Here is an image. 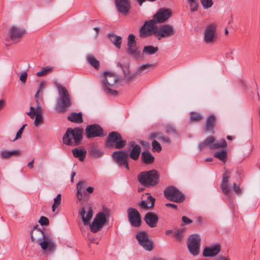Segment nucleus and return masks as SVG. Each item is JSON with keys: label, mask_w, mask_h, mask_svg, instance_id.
I'll return each mask as SVG.
<instances>
[{"label": "nucleus", "mask_w": 260, "mask_h": 260, "mask_svg": "<svg viewBox=\"0 0 260 260\" xmlns=\"http://www.w3.org/2000/svg\"><path fill=\"white\" fill-rule=\"evenodd\" d=\"M56 87L58 92V98L55 108L59 113H65L72 105L71 95L67 88L60 84H56Z\"/></svg>", "instance_id": "f257e3e1"}, {"label": "nucleus", "mask_w": 260, "mask_h": 260, "mask_svg": "<svg viewBox=\"0 0 260 260\" xmlns=\"http://www.w3.org/2000/svg\"><path fill=\"white\" fill-rule=\"evenodd\" d=\"M83 131L79 128H69L62 138L63 143L69 146H76L82 139Z\"/></svg>", "instance_id": "f03ea898"}, {"label": "nucleus", "mask_w": 260, "mask_h": 260, "mask_svg": "<svg viewBox=\"0 0 260 260\" xmlns=\"http://www.w3.org/2000/svg\"><path fill=\"white\" fill-rule=\"evenodd\" d=\"M103 76L102 84L105 92L109 95H116L117 91L113 88L119 79L118 77L114 73L109 72H104Z\"/></svg>", "instance_id": "7ed1b4c3"}, {"label": "nucleus", "mask_w": 260, "mask_h": 260, "mask_svg": "<svg viewBox=\"0 0 260 260\" xmlns=\"http://www.w3.org/2000/svg\"><path fill=\"white\" fill-rule=\"evenodd\" d=\"M139 182L145 186H152L158 183L159 176L156 170H152L140 173L138 176Z\"/></svg>", "instance_id": "20e7f679"}, {"label": "nucleus", "mask_w": 260, "mask_h": 260, "mask_svg": "<svg viewBox=\"0 0 260 260\" xmlns=\"http://www.w3.org/2000/svg\"><path fill=\"white\" fill-rule=\"evenodd\" d=\"M117 66L120 68L123 72L124 75V80L127 81H131L133 78H135L137 75H141L142 74L146 73L152 70L154 68V65L150 63H146L141 66L137 72L131 75H129V64L127 63L125 66H123L121 63L118 62Z\"/></svg>", "instance_id": "39448f33"}, {"label": "nucleus", "mask_w": 260, "mask_h": 260, "mask_svg": "<svg viewBox=\"0 0 260 260\" xmlns=\"http://www.w3.org/2000/svg\"><path fill=\"white\" fill-rule=\"evenodd\" d=\"M230 178V172L226 171L222 175L220 188L223 193L229 196L230 193L233 190L236 194H240L242 193V190L239 186L236 183L233 184V189L229 184V179Z\"/></svg>", "instance_id": "423d86ee"}, {"label": "nucleus", "mask_w": 260, "mask_h": 260, "mask_svg": "<svg viewBox=\"0 0 260 260\" xmlns=\"http://www.w3.org/2000/svg\"><path fill=\"white\" fill-rule=\"evenodd\" d=\"M153 19L146 21L140 29V36L146 38L154 35L156 37L158 27Z\"/></svg>", "instance_id": "0eeeda50"}, {"label": "nucleus", "mask_w": 260, "mask_h": 260, "mask_svg": "<svg viewBox=\"0 0 260 260\" xmlns=\"http://www.w3.org/2000/svg\"><path fill=\"white\" fill-rule=\"evenodd\" d=\"M164 196L167 199L176 203H181L185 199L182 192L174 186L166 188L164 190Z\"/></svg>", "instance_id": "6e6552de"}, {"label": "nucleus", "mask_w": 260, "mask_h": 260, "mask_svg": "<svg viewBox=\"0 0 260 260\" xmlns=\"http://www.w3.org/2000/svg\"><path fill=\"white\" fill-rule=\"evenodd\" d=\"M176 32V29L173 25L165 24L158 28L156 37L158 40L162 38H169L175 35Z\"/></svg>", "instance_id": "1a4fd4ad"}, {"label": "nucleus", "mask_w": 260, "mask_h": 260, "mask_svg": "<svg viewBox=\"0 0 260 260\" xmlns=\"http://www.w3.org/2000/svg\"><path fill=\"white\" fill-rule=\"evenodd\" d=\"M227 146L226 142L224 139H220L217 142H214V138L213 136L208 137L205 141L199 145V148L203 149L206 146H208L210 149H214L220 148H224Z\"/></svg>", "instance_id": "9d476101"}, {"label": "nucleus", "mask_w": 260, "mask_h": 260, "mask_svg": "<svg viewBox=\"0 0 260 260\" xmlns=\"http://www.w3.org/2000/svg\"><path fill=\"white\" fill-rule=\"evenodd\" d=\"M173 15L171 9L161 8L158 10L156 13L153 15V19L155 23H163L169 20Z\"/></svg>", "instance_id": "9b49d317"}, {"label": "nucleus", "mask_w": 260, "mask_h": 260, "mask_svg": "<svg viewBox=\"0 0 260 260\" xmlns=\"http://www.w3.org/2000/svg\"><path fill=\"white\" fill-rule=\"evenodd\" d=\"M217 34L215 25L210 24L207 26L204 31L203 41L206 44H213L216 41Z\"/></svg>", "instance_id": "f8f14e48"}, {"label": "nucleus", "mask_w": 260, "mask_h": 260, "mask_svg": "<svg viewBox=\"0 0 260 260\" xmlns=\"http://www.w3.org/2000/svg\"><path fill=\"white\" fill-rule=\"evenodd\" d=\"M136 238L138 243L143 247V248L148 251H150L153 249L152 242L149 239L148 234L144 231H140L136 235Z\"/></svg>", "instance_id": "ddd939ff"}, {"label": "nucleus", "mask_w": 260, "mask_h": 260, "mask_svg": "<svg viewBox=\"0 0 260 260\" xmlns=\"http://www.w3.org/2000/svg\"><path fill=\"white\" fill-rule=\"evenodd\" d=\"M200 241V237L197 234H192L188 238L187 247L191 254L197 255L199 254Z\"/></svg>", "instance_id": "4468645a"}, {"label": "nucleus", "mask_w": 260, "mask_h": 260, "mask_svg": "<svg viewBox=\"0 0 260 260\" xmlns=\"http://www.w3.org/2000/svg\"><path fill=\"white\" fill-rule=\"evenodd\" d=\"M36 103L37 104L36 107H30V111L27 114L32 119L34 118L35 116H36L34 124L36 126H38L42 124L43 120L41 115L42 109L40 106L39 100H36Z\"/></svg>", "instance_id": "2eb2a0df"}, {"label": "nucleus", "mask_w": 260, "mask_h": 260, "mask_svg": "<svg viewBox=\"0 0 260 260\" xmlns=\"http://www.w3.org/2000/svg\"><path fill=\"white\" fill-rule=\"evenodd\" d=\"M41 248L48 252H53L56 249V244L51 236L47 234L46 236L39 243Z\"/></svg>", "instance_id": "dca6fc26"}, {"label": "nucleus", "mask_w": 260, "mask_h": 260, "mask_svg": "<svg viewBox=\"0 0 260 260\" xmlns=\"http://www.w3.org/2000/svg\"><path fill=\"white\" fill-rule=\"evenodd\" d=\"M127 217L131 225L134 228L141 225V218L139 212L135 208H129L127 210Z\"/></svg>", "instance_id": "f3484780"}, {"label": "nucleus", "mask_w": 260, "mask_h": 260, "mask_svg": "<svg viewBox=\"0 0 260 260\" xmlns=\"http://www.w3.org/2000/svg\"><path fill=\"white\" fill-rule=\"evenodd\" d=\"M85 133L88 139L104 136L102 128L96 124L87 125L85 128Z\"/></svg>", "instance_id": "a211bd4d"}, {"label": "nucleus", "mask_w": 260, "mask_h": 260, "mask_svg": "<svg viewBox=\"0 0 260 260\" xmlns=\"http://www.w3.org/2000/svg\"><path fill=\"white\" fill-rule=\"evenodd\" d=\"M112 156L114 161L119 165H124L127 169H129L127 158L128 154L125 150L116 151L112 154Z\"/></svg>", "instance_id": "6ab92c4d"}, {"label": "nucleus", "mask_w": 260, "mask_h": 260, "mask_svg": "<svg viewBox=\"0 0 260 260\" xmlns=\"http://www.w3.org/2000/svg\"><path fill=\"white\" fill-rule=\"evenodd\" d=\"M47 234L39 228L38 225H35L30 233V238L32 242L39 243L46 236Z\"/></svg>", "instance_id": "aec40b11"}, {"label": "nucleus", "mask_w": 260, "mask_h": 260, "mask_svg": "<svg viewBox=\"0 0 260 260\" xmlns=\"http://www.w3.org/2000/svg\"><path fill=\"white\" fill-rule=\"evenodd\" d=\"M25 34V30L17 26L11 27L9 32V39L15 42H17Z\"/></svg>", "instance_id": "412c9836"}, {"label": "nucleus", "mask_w": 260, "mask_h": 260, "mask_svg": "<svg viewBox=\"0 0 260 260\" xmlns=\"http://www.w3.org/2000/svg\"><path fill=\"white\" fill-rule=\"evenodd\" d=\"M115 4L120 13L126 15L128 13L131 7L129 0H115Z\"/></svg>", "instance_id": "4be33fe9"}, {"label": "nucleus", "mask_w": 260, "mask_h": 260, "mask_svg": "<svg viewBox=\"0 0 260 260\" xmlns=\"http://www.w3.org/2000/svg\"><path fill=\"white\" fill-rule=\"evenodd\" d=\"M220 250L219 244H215L205 247L203 250V255L205 257H213L216 255Z\"/></svg>", "instance_id": "5701e85b"}, {"label": "nucleus", "mask_w": 260, "mask_h": 260, "mask_svg": "<svg viewBox=\"0 0 260 260\" xmlns=\"http://www.w3.org/2000/svg\"><path fill=\"white\" fill-rule=\"evenodd\" d=\"M128 146L133 147L129 154L130 158L135 160H137L141 153V146L134 141L129 142Z\"/></svg>", "instance_id": "b1692460"}, {"label": "nucleus", "mask_w": 260, "mask_h": 260, "mask_svg": "<svg viewBox=\"0 0 260 260\" xmlns=\"http://www.w3.org/2000/svg\"><path fill=\"white\" fill-rule=\"evenodd\" d=\"M126 53L131 57L137 60L142 57L141 52L136 45L127 46Z\"/></svg>", "instance_id": "393cba45"}, {"label": "nucleus", "mask_w": 260, "mask_h": 260, "mask_svg": "<svg viewBox=\"0 0 260 260\" xmlns=\"http://www.w3.org/2000/svg\"><path fill=\"white\" fill-rule=\"evenodd\" d=\"M144 220L149 227L153 228L156 226L158 218L154 213L148 212L145 214Z\"/></svg>", "instance_id": "a878e982"}, {"label": "nucleus", "mask_w": 260, "mask_h": 260, "mask_svg": "<svg viewBox=\"0 0 260 260\" xmlns=\"http://www.w3.org/2000/svg\"><path fill=\"white\" fill-rule=\"evenodd\" d=\"M147 200L142 201L139 206L143 209L148 210L154 206L155 199L149 194H147Z\"/></svg>", "instance_id": "bb28decb"}, {"label": "nucleus", "mask_w": 260, "mask_h": 260, "mask_svg": "<svg viewBox=\"0 0 260 260\" xmlns=\"http://www.w3.org/2000/svg\"><path fill=\"white\" fill-rule=\"evenodd\" d=\"M121 139V136L117 132H112L109 134V136L107 140L106 145L108 147H111L113 144L119 139Z\"/></svg>", "instance_id": "cd10ccee"}, {"label": "nucleus", "mask_w": 260, "mask_h": 260, "mask_svg": "<svg viewBox=\"0 0 260 260\" xmlns=\"http://www.w3.org/2000/svg\"><path fill=\"white\" fill-rule=\"evenodd\" d=\"M86 211L83 207L80 208L79 211V214L81 216L84 223L86 224L92 217V211L90 208H89L86 212V216L85 215Z\"/></svg>", "instance_id": "c85d7f7f"}, {"label": "nucleus", "mask_w": 260, "mask_h": 260, "mask_svg": "<svg viewBox=\"0 0 260 260\" xmlns=\"http://www.w3.org/2000/svg\"><path fill=\"white\" fill-rule=\"evenodd\" d=\"M108 216L109 212L108 210L104 209L103 211L99 212L98 214H96L94 219L104 225L106 222L107 218Z\"/></svg>", "instance_id": "c756f323"}, {"label": "nucleus", "mask_w": 260, "mask_h": 260, "mask_svg": "<svg viewBox=\"0 0 260 260\" xmlns=\"http://www.w3.org/2000/svg\"><path fill=\"white\" fill-rule=\"evenodd\" d=\"M216 117L213 114H210L206 120L205 123V131L206 132L212 131L216 123Z\"/></svg>", "instance_id": "7c9ffc66"}, {"label": "nucleus", "mask_w": 260, "mask_h": 260, "mask_svg": "<svg viewBox=\"0 0 260 260\" xmlns=\"http://www.w3.org/2000/svg\"><path fill=\"white\" fill-rule=\"evenodd\" d=\"M68 119L72 122L77 124L81 123L83 122L82 113L80 112L72 113L68 116Z\"/></svg>", "instance_id": "2f4dec72"}, {"label": "nucleus", "mask_w": 260, "mask_h": 260, "mask_svg": "<svg viewBox=\"0 0 260 260\" xmlns=\"http://www.w3.org/2000/svg\"><path fill=\"white\" fill-rule=\"evenodd\" d=\"M142 161L146 164H151L153 162L154 157L148 151H145L142 153Z\"/></svg>", "instance_id": "473e14b6"}, {"label": "nucleus", "mask_w": 260, "mask_h": 260, "mask_svg": "<svg viewBox=\"0 0 260 260\" xmlns=\"http://www.w3.org/2000/svg\"><path fill=\"white\" fill-rule=\"evenodd\" d=\"M108 38L117 48H120L122 42V38L120 36H116L114 34H109Z\"/></svg>", "instance_id": "72a5a7b5"}, {"label": "nucleus", "mask_w": 260, "mask_h": 260, "mask_svg": "<svg viewBox=\"0 0 260 260\" xmlns=\"http://www.w3.org/2000/svg\"><path fill=\"white\" fill-rule=\"evenodd\" d=\"M87 62L91 67L94 68L95 70H98L100 68L99 61L92 55H87L86 56Z\"/></svg>", "instance_id": "f704fd0d"}, {"label": "nucleus", "mask_w": 260, "mask_h": 260, "mask_svg": "<svg viewBox=\"0 0 260 260\" xmlns=\"http://www.w3.org/2000/svg\"><path fill=\"white\" fill-rule=\"evenodd\" d=\"M89 152L92 157L96 158L103 156L104 154L102 150L98 148L95 146H92L90 147Z\"/></svg>", "instance_id": "c9c22d12"}, {"label": "nucleus", "mask_w": 260, "mask_h": 260, "mask_svg": "<svg viewBox=\"0 0 260 260\" xmlns=\"http://www.w3.org/2000/svg\"><path fill=\"white\" fill-rule=\"evenodd\" d=\"M20 154V151L17 150H2L0 151V156L1 158H8L13 155H17Z\"/></svg>", "instance_id": "e433bc0d"}, {"label": "nucleus", "mask_w": 260, "mask_h": 260, "mask_svg": "<svg viewBox=\"0 0 260 260\" xmlns=\"http://www.w3.org/2000/svg\"><path fill=\"white\" fill-rule=\"evenodd\" d=\"M158 48L151 45H147L144 47L142 54L143 55H153L157 52Z\"/></svg>", "instance_id": "4c0bfd02"}, {"label": "nucleus", "mask_w": 260, "mask_h": 260, "mask_svg": "<svg viewBox=\"0 0 260 260\" xmlns=\"http://www.w3.org/2000/svg\"><path fill=\"white\" fill-rule=\"evenodd\" d=\"M72 152L74 156L78 158L80 160L83 161L84 159L86 156V151L75 148L73 150Z\"/></svg>", "instance_id": "58836bf2"}, {"label": "nucleus", "mask_w": 260, "mask_h": 260, "mask_svg": "<svg viewBox=\"0 0 260 260\" xmlns=\"http://www.w3.org/2000/svg\"><path fill=\"white\" fill-rule=\"evenodd\" d=\"M103 226L104 225H102L101 223L98 222L95 219H93V221L90 225V231L92 233H96L98 231H100L102 229Z\"/></svg>", "instance_id": "ea45409f"}, {"label": "nucleus", "mask_w": 260, "mask_h": 260, "mask_svg": "<svg viewBox=\"0 0 260 260\" xmlns=\"http://www.w3.org/2000/svg\"><path fill=\"white\" fill-rule=\"evenodd\" d=\"M214 156L224 162L226 160L227 152L225 150L217 151L214 153Z\"/></svg>", "instance_id": "a19ab883"}, {"label": "nucleus", "mask_w": 260, "mask_h": 260, "mask_svg": "<svg viewBox=\"0 0 260 260\" xmlns=\"http://www.w3.org/2000/svg\"><path fill=\"white\" fill-rule=\"evenodd\" d=\"M84 181H80L77 184V196L80 201L82 200V190L84 188Z\"/></svg>", "instance_id": "79ce46f5"}, {"label": "nucleus", "mask_w": 260, "mask_h": 260, "mask_svg": "<svg viewBox=\"0 0 260 260\" xmlns=\"http://www.w3.org/2000/svg\"><path fill=\"white\" fill-rule=\"evenodd\" d=\"M186 2L189 4L190 11L191 12H194L198 10V4L196 0H186Z\"/></svg>", "instance_id": "37998d69"}, {"label": "nucleus", "mask_w": 260, "mask_h": 260, "mask_svg": "<svg viewBox=\"0 0 260 260\" xmlns=\"http://www.w3.org/2000/svg\"><path fill=\"white\" fill-rule=\"evenodd\" d=\"M200 1L203 7L205 9L211 8L213 4L212 0H200Z\"/></svg>", "instance_id": "c03bdc74"}, {"label": "nucleus", "mask_w": 260, "mask_h": 260, "mask_svg": "<svg viewBox=\"0 0 260 260\" xmlns=\"http://www.w3.org/2000/svg\"><path fill=\"white\" fill-rule=\"evenodd\" d=\"M52 67H46L44 68H43V69L42 70H41V71L40 72H38L37 73V76L38 77H41V76H45L46 75H47L48 74V73L51 70H52Z\"/></svg>", "instance_id": "a18cd8bd"}, {"label": "nucleus", "mask_w": 260, "mask_h": 260, "mask_svg": "<svg viewBox=\"0 0 260 260\" xmlns=\"http://www.w3.org/2000/svg\"><path fill=\"white\" fill-rule=\"evenodd\" d=\"M152 146L153 151L159 152L161 150V147L160 144L155 140L152 141Z\"/></svg>", "instance_id": "49530a36"}, {"label": "nucleus", "mask_w": 260, "mask_h": 260, "mask_svg": "<svg viewBox=\"0 0 260 260\" xmlns=\"http://www.w3.org/2000/svg\"><path fill=\"white\" fill-rule=\"evenodd\" d=\"M126 144V142L125 140L119 139L115 143V147L116 149H121L123 148Z\"/></svg>", "instance_id": "de8ad7c7"}, {"label": "nucleus", "mask_w": 260, "mask_h": 260, "mask_svg": "<svg viewBox=\"0 0 260 260\" xmlns=\"http://www.w3.org/2000/svg\"><path fill=\"white\" fill-rule=\"evenodd\" d=\"M202 119L201 115L196 112H192L190 114V120L192 121H199Z\"/></svg>", "instance_id": "09e8293b"}, {"label": "nucleus", "mask_w": 260, "mask_h": 260, "mask_svg": "<svg viewBox=\"0 0 260 260\" xmlns=\"http://www.w3.org/2000/svg\"><path fill=\"white\" fill-rule=\"evenodd\" d=\"M174 235L177 241H181L183 237V230L182 229L177 230L174 233Z\"/></svg>", "instance_id": "8fccbe9b"}, {"label": "nucleus", "mask_w": 260, "mask_h": 260, "mask_svg": "<svg viewBox=\"0 0 260 260\" xmlns=\"http://www.w3.org/2000/svg\"><path fill=\"white\" fill-rule=\"evenodd\" d=\"M136 45L135 36L133 34H129L127 38V46Z\"/></svg>", "instance_id": "3c124183"}, {"label": "nucleus", "mask_w": 260, "mask_h": 260, "mask_svg": "<svg viewBox=\"0 0 260 260\" xmlns=\"http://www.w3.org/2000/svg\"><path fill=\"white\" fill-rule=\"evenodd\" d=\"M26 124H23L21 127L18 130L17 132L15 139L13 140V141L21 138V135L23 133V131L24 128L26 126Z\"/></svg>", "instance_id": "603ef678"}, {"label": "nucleus", "mask_w": 260, "mask_h": 260, "mask_svg": "<svg viewBox=\"0 0 260 260\" xmlns=\"http://www.w3.org/2000/svg\"><path fill=\"white\" fill-rule=\"evenodd\" d=\"M39 222L41 225H48L49 224V219L44 216H42L39 220Z\"/></svg>", "instance_id": "864d4df0"}, {"label": "nucleus", "mask_w": 260, "mask_h": 260, "mask_svg": "<svg viewBox=\"0 0 260 260\" xmlns=\"http://www.w3.org/2000/svg\"><path fill=\"white\" fill-rule=\"evenodd\" d=\"M166 132L169 134H177L175 128L170 124L167 125L166 127Z\"/></svg>", "instance_id": "5fc2aeb1"}, {"label": "nucleus", "mask_w": 260, "mask_h": 260, "mask_svg": "<svg viewBox=\"0 0 260 260\" xmlns=\"http://www.w3.org/2000/svg\"><path fill=\"white\" fill-rule=\"evenodd\" d=\"M27 77V72H24L21 74V75L20 76V80L23 84L25 83Z\"/></svg>", "instance_id": "6e6d98bb"}, {"label": "nucleus", "mask_w": 260, "mask_h": 260, "mask_svg": "<svg viewBox=\"0 0 260 260\" xmlns=\"http://www.w3.org/2000/svg\"><path fill=\"white\" fill-rule=\"evenodd\" d=\"M54 204L55 205H59L61 203V194H58L57 196L54 199Z\"/></svg>", "instance_id": "4d7b16f0"}, {"label": "nucleus", "mask_w": 260, "mask_h": 260, "mask_svg": "<svg viewBox=\"0 0 260 260\" xmlns=\"http://www.w3.org/2000/svg\"><path fill=\"white\" fill-rule=\"evenodd\" d=\"M182 220L184 223L186 224H190L192 222V221L190 219L188 218L186 216H183L182 217Z\"/></svg>", "instance_id": "13d9d810"}, {"label": "nucleus", "mask_w": 260, "mask_h": 260, "mask_svg": "<svg viewBox=\"0 0 260 260\" xmlns=\"http://www.w3.org/2000/svg\"><path fill=\"white\" fill-rule=\"evenodd\" d=\"M159 140H161L165 143H170V140L169 138L165 137L162 134L160 136V138H158Z\"/></svg>", "instance_id": "bf43d9fd"}, {"label": "nucleus", "mask_w": 260, "mask_h": 260, "mask_svg": "<svg viewBox=\"0 0 260 260\" xmlns=\"http://www.w3.org/2000/svg\"><path fill=\"white\" fill-rule=\"evenodd\" d=\"M162 134L160 133L155 132V133L151 134L150 135V137H151V138H157L158 139V138H160V136Z\"/></svg>", "instance_id": "052dcab7"}, {"label": "nucleus", "mask_w": 260, "mask_h": 260, "mask_svg": "<svg viewBox=\"0 0 260 260\" xmlns=\"http://www.w3.org/2000/svg\"><path fill=\"white\" fill-rule=\"evenodd\" d=\"M166 206L167 207L172 208L175 209H177V206L176 205L174 204H171V203L166 204Z\"/></svg>", "instance_id": "680f3d73"}, {"label": "nucleus", "mask_w": 260, "mask_h": 260, "mask_svg": "<svg viewBox=\"0 0 260 260\" xmlns=\"http://www.w3.org/2000/svg\"><path fill=\"white\" fill-rule=\"evenodd\" d=\"M6 102L4 100H0V111L3 108Z\"/></svg>", "instance_id": "e2e57ef3"}, {"label": "nucleus", "mask_w": 260, "mask_h": 260, "mask_svg": "<svg viewBox=\"0 0 260 260\" xmlns=\"http://www.w3.org/2000/svg\"><path fill=\"white\" fill-rule=\"evenodd\" d=\"M93 188L92 187H88L87 188H86V191L87 192H88L89 193H91L93 192Z\"/></svg>", "instance_id": "0e129e2a"}, {"label": "nucleus", "mask_w": 260, "mask_h": 260, "mask_svg": "<svg viewBox=\"0 0 260 260\" xmlns=\"http://www.w3.org/2000/svg\"><path fill=\"white\" fill-rule=\"evenodd\" d=\"M44 85V83L43 82H40V84H39V86H38V89L37 91H39V92H40L42 88H43V86Z\"/></svg>", "instance_id": "69168bd1"}, {"label": "nucleus", "mask_w": 260, "mask_h": 260, "mask_svg": "<svg viewBox=\"0 0 260 260\" xmlns=\"http://www.w3.org/2000/svg\"><path fill=\"white\" fill-rule=\"evenodd\" d=\"M93 29L96 31L95 37L96 38L98 36L99 32L100 30V28L98 27H95Z\"/></svg>", "instance_id": "338daca9"}, {"label": "nucleus", "mask_w": 260, "mask_h": 260, "mask_svg": "<svg viewBox=\"0 0 260 260\" xmlns=\"http://www.w3.org/2000/svg\"><path fill=\"white\" fill-rule=\"evenodd\" d=\"M33 163H34V159H32L30 162H29L28 164H27V166L28 167H29L30 168H33L34 166H33Z\"/></svg>", "instance_id": "774afa93"}]
</instances>
